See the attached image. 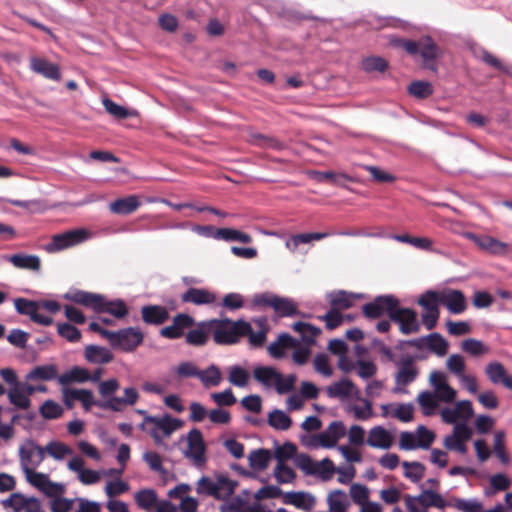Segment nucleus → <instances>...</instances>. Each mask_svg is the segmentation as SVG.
I'll list each match as a JSON object with an SVG mask.
<instances>
[{
    "mask_svg": "<svg viewBox=\"0 0 512 512\" xmlns=\"http://www.w3.org/2000/svg\"><path fill=\"white\" fill-rule=\"evenodd\" d=\"M67 468L78 474L79 481L84 485H92L97 483L100 478V472L86 469L84 467V460L79 456L72 457L67 463Z\"/></svg>",
    "mask_w": 512,
    "mask_h": 512,
    "instance_id": "17",
    "label": "nucleus"
},
{
    "mask_svg": "<svg viewBox=\"0 0 512 512\" xmlns=\"http://www.w3.org/2000/svg\"><path fill=\"white\" fill-rule=\"evenodd\" d=\"M119 387V381L115 378H111L99 382L98 391L99 394L104 398V401H108L111 398H117L116 396H114V394L119 389Z\"/></svg>",
    "mask_w": 512,
    "mask_h": 512,
    "instance_id": "60",
    "label": "nucleus"
},
{
    "mask_svg": "<svg viewBox=\"0 0 512 512\" xmlns=\"http://www.w3.org/2000/svg\"><path fill=\"white\" fill-rule=\"evenodd\" d=\"M183 303H192L194 305H208L216 301V295L205 288H189L181 295Z\"/></svg>",
    "mask_w": 512,
    "mask_h": 512,
    "instance_id": "25",
    "label": "nucleus"
},
{
    "mask_svg": "<svg viewBox=\"0 0 512 512\" xmlns=\"http://www.w3.org/2000/svg\"><path fill=\"white\" fill-rule=\"evenodd\" d=\"M237 481H234L226 476H219L216 480V486H217V495L216 499H227L229 498L233 493L237 486Z\"/></svg>",
    "mask_w": 512,
    "mask_h": 512,
    "instance_id": "51",
    "label": "nucleus"
},
{
    "mask_svg": "<svg viewBox=\"0 0 512 512\" xmlns=\"http://www.w3.org/2000/svg\"><path fill=\"white\" fill-rule=\"evenodd\" d=\"M419 53L427 63L429 61H434L437 58L439 49L433 39L430 36H426L420 39Z\"/></svg>",
    "mask_w": 512,
    "mask_h": 512,
    "instance_id": "49",
    "label": "nucleus"
},
{
    "mask_svg": "<svg viewBox=\"0 0 512 512\" xmlns=\"http://www.w3.org/2000/svg\"><path fill=\"white\" fill-rule=\"evenodd\" d=\"M66 298L73 301L74 303L91 308L95 312H99V308L103 304L102 295L82 290H77L75 292L66 294Z\"/></svg>",
    "mask_w": 512,
    "mask_h": 512,
    "instance_id": "27",
    "label": "nucleus"
},
{
    "mask_svg": "<svg viewBox=\"0 0 512 512\" xmlns=\"http://www.w3.org/2000/svg\"><path fill=\"white\" fill-rule=\"evenodd\" d=\"M25 497L20 492H14L8 498L3 499L1 504L5 509H11L12 512H20L23 511Z\"/></svg>",
    "mask_w": 512,
    "mask_h": 512,
    "instance_id": "64",
    "label": "nucleus"
},
{
    "mask_svg": "<svg viewBox=\"0 0 512 512\" xmlns=\"http://www.w3.org/2000/svg\"><path fill=\"white\" fill-rule=\"evenodd\" d=\"M361 297V294L348 293L344 290L334 291L329 294L330 304L335 309H348L352 307L356 299Z\"/></svg>",
    "mask_w": 512,
    "mask_h": 512,
    "instance_id": "33",
    "label": "nucleus"
},
{
    "mask_svg": "<svg viewBox=\"0 0 512 512\" xmlns=\"http://www.w3.org/2000/svg\"><path fill=\"white\" fill-rule=\"evenodd\" d=\"M295 464L305 475L318 477L325 482L331 480L336 472V467L329 458L316 462L307 454H299L295 457Z\"/></svg>",
    "mask_w": 512,
    "mask_h": 512,
    "instance_id": "2",
    "label": "nucleus"
},
{
    "mask_svg": "<svg viewBox=\"0 0 512 512\" xmlns=\"http://www.w3.org/2000/svg\"><path fill=\"white\" fill-rule=\"evenodd\" d=\"M91 237V233L84 228L68 230L66 232L56 234L52 237L51 242L45 247L49 253H55L75 245L81 244Z\"/></svg>",
    "mask_w": 512,
    "mask_h": 512,
    "instance_id": "8",
    "label": "nucleus"
},
{
    "mask_svg": "<svg viewBox=\"0 0 512 512\" xmlns=\"http://www.w3.org/2000/svg\"><path fill=\"white\" fill-rule=\"evenodd\" d=\"M394 364L398 368L395 374L394 392H406L405 387L413 383L419 375L415 357L410 354H402L397 361H394Z\"/></svg>",
    "mask_w": 512,
    "mask_h": 512,
    "instance_id": "5",
    "label": "nucleus"
},
{
    "mask_svg": "<svg viewBox=\"0 0 512 512\" xmlns=\"http://www.w3.org/2000/svg\"><path fill=\"white\" fill-rule=\"evenodd\" d=\"M279 373L272 366H257L253 370V377L264 388L271 389L275 385Z\"/></svg>",
    "mask_w": 512,
    "mask_h": 512,
    "instance_id": "31",
    "label": "nucleus"
},
{
    "mask_svg": "<svg viewBox=\"0 0 512 512\" xmlns=\"http://www.w3.org/2000/svg\"><path fill=\"white\" fill-rule=\"evenodd\" d=\"M198 379L204 387L208 388L218 386L222 381V376L220 369L216 365L211 364L207 369L199 371Z\"/></svg>",
    "mask_w": 512,
    "mask_h": 512,
    "instance_id": "44",
    "label": "nucleus"
},
{
    "mask_svg": "<svg viewBox=\"0 0 512 512\" xmlns=\"http://www.w3.org/2000/svg\"><path fill=\"white\" fill-rule=\"evenodd\" d=\"M417 496H418V499L420 500V504L426 511L429 507L443 509L447 506V502L442 497V495L433 490H430V489L422 490V492Z\"/></svg>",
    "mask_w": 512,
    "mask_h": 512,
    "instance_id": "37",
    "label": "nucleus"
},
{
    "mask_svg": "<svg viewBox=\"0 0 512 512\" xmlns=\"http://www.w3.org/2000/svg\"><path fill=\"white\" fill-rule=\"evenodd\" d=\"M8 398L11 404L20 409H27L30 406V399L23 394L18 386L10 387Z\"/></svg>",
    "mask_w": 512,
    "mask_h": 512,
    "instance_id": "63",
    "label": "nucleus"
},
{
    "mask_svg": "<svg viewBox=\"0 0 512 512\" xmlns=\"http://www.w3.org/2000/svg\"><path fill=\"white\" fill-rule=\"evenodd\" d=\"M296 380L297 377L295 374L283 376L281 373H279L273 388L276 390L278 394L281 395L289 393L294 389Z\"/></svg>",
    "mask_w": 512,
    "mask_h": 512,
    "instance_id": "58",
    "label": "nucleus"
},
{
    "mask_svg": "<svg viewBox=\"0 0 512 512\" xmlns=\"http://www.w3.org/2000/svg\"><path fill=\"white\" fill-rule=\"evenodd\" d=\"M253 302L257 306H269L281 317H290L298 314L296 304L289 298L279 297L272 293L256 294Z\"/></svg>",
    "mask_w": 512,
    "mask_h": 512,
    "instance_id": "9",
    "label": "nucleus"
},
{
    "mask_svg": "<svg viewBox=\"0 0 512 512\" xmlns=\"http://www.w3.org/2000/svg\"><path fill=\"white\" fill-rule=\"evenodd\" d=\"M3 258L17 269L33 272H40L41 270V259L37 255L16 253L13 255H5Z\"/></svg>",
    "mask_w": 512,
    "mask_h": 512,
    "instance_id": "20",
    "label": "nucleus"
},
{
    "mask_svg": "<svg viewBox=\"0 0 512 512\" xmlns=\"http://www.w3.org/2000/svg\"><path fill=\"white\" fill-rule=\"evenodd\" d=\"M20 467L23 473L36 470L45 459L44 447L32 439L25 440L18 450Z\"/></svg>",
    "mask_w": 512,
    "mask_h": 512,
    "instance_id": "7",
    "label": "nucleus"
},
{
    "mask_svg": "<svg viewBox=\"0 0 512 512\" xmlns=\"http://www.w3.org/2000/svg\"><path fill=\"white\" fill-rule=\"evenodd\" d=\"M14 306L19 314L29 316L32 320L39 309V302L25 298H17L14 300Z\"/></svg>",
    "mask_w": 512,
    "mask_h": 512,
    "instance_id": "54",
    "label": "nucleus"
},
{
    "mask_svg": "<svg viewBox=\"0 0 512 512\" xmlns=\"http://www.w3.org/2000/svg\"><path fill=\"white\" fill-rule=\"evenodd\" d=\"M388 67L387 61L382 57H367L362 61L365 72H384Z\"/></svg>",
    "mask_w": 512,
    "mask_h": 512,
    "instance_id": "62",
    "label": "nucleus"
},
{
    "mask_svg": "<svg viewBox=\"0 0 512 512\" xmlns=\"http://www.w3.org/2000/svg\"><path fill=\"white\" fill-rule=\"evenodd\" d=\"M484 372L492 384L512 390V376L507 373L502 363L491 361L485 366Z\"/></svg>",
    "mask_w": 512,
    "mask_h": 512,
    "instance_id": "16",
    "label": "nucleus"
},
{
    "mask_svg": "<svg viewBox=\"0 0 512 512\" xmlns=\"http://www.w3.org/2000/svg\"><path fill=\"white\" fill-rule=\"evenodd\" d=\"M271 457V453L267 449L253 450L248 456L249 465L253 470L263 471L268 467Z\"/></svg>",
    "mask_w": 512,
    "mask_h": 512,
    "instance_id": "42",
    "label": "nucleus"
},
{
    "mask_svg": "<svg viewBox=\"0 0 512 512\" xmlns=\"http://www.w3.org/2000/svg\"><path fill=\"white\" fill-rule=\"evenodd\" d=\"M30 69L50 80L58 81L61 79L59 66L41 57L30 59Z\"/></svg>",
    "mask_w": 512,
    "mask_h": 512,
    "instance_id": "22",
    "label": "nucleus"
},
{
    "mask_svg": "<svg viewBox=\"0 0 512 512\" xmlns=\"http://www.w3.org/2000/svg\"><path fill=\"white\" fill-rule=\"evenodd\" d=\"M229 382L236 387H245L249 381L248 372L239 365H234L229 369Z\"/></svg>",
    "mask_w": 512,
    "mask_h": 512,
    "instance_id": "56",
    "label": "nucleus"
},
{
    "mask_svg": "<svg viewBox=\"0 0 512 512\" xmlns=\"http://www.w3.org/2000/svg\"><path fill=\"white\" fill-rule=\"evenodd\" d=\"M440 304L452 314H461L467 308L466 298L462 291L445 289L438 293Z\"/></svg>",
    "mask_w": 512,
    "mask_h": 512,
    "instance_id": "15",
    "label": "nucleus"
},
{
    "mask_svg": "<svg viewBox=\"0 0 512 512\" xmlns=\"http://www.w3.org/2000/svg\"><path fill=\"white\" fill-rule=\"evenodd\" d=\"M90 378V372L88 369L73 366L67 372L61 374L57 379L61 385H68L70 383H85L88 382Z\"/></svg>",
    "mask_w": 512,
    "mask_h": 512,
    "instance_id": "32",
    "label": "nucleus"
},
{
    "mask_svg": "<svg viewBox=\"0 0 512 512\" xmlns=\"http://www.w3.org/2000/svg\"><path fill=\"white\" fill-rule=\"evenodd\" d=\"M404 468L403 475L413 483H418L425 474V466L417 461H404L402 462Z\"/></svg>",
    "mask_w": 512,
    "mask_h": 512,
    "instance_id": "47",
    "label": "nucleus"
},
{
    "mask_svg": "<svg viewBox=\"0 0 512 512\" xmlns=\"http://www.w3.org/2000/svg\"><path fill=\"white\" fill-rule=\"evenodd\" d=\"M355 390L356 387L353 382L343 378L327 386L326 393L330 398L345 399L350 397Z\"/></svg>",
    "mask_w": 512,
    "mask_h": 512,
    "instance_id": "30",
    "label": "nucleus"
},
{
    "mask_svg": "<svg viewBox=\"0 0 512 512\" xmlns=\"http://www.w3.org/2000/svg\"><path fill=\"white\" fill-rule=\"evenodd\" d=\"M471 239L479 248L491 254L501 255L505 254L508 249V244L497 240L489 235H475L469 234Z\"/></svg>",
    "mask_w": 512,
    "mask_h": 512,
    "instance_id": "23",
    "label": "nucleus"
},
{
    "mask_svg": "<svg viewBox=\"0 0 512 512\" xmlns=\"http://www.w3.org/2000/svg\"><path fill=\"white\" fill-rule=\"evenodd\" d=\"M446 367L457 379L465 374V360L460 354H451L446 360Z\"/></svg>",
    "mask_w": 512,
    "mask_h": 512,
    "instance_id": "55",
    "label": "nucleus"
},
{
    "mask_svg": "<svg viewBox=\"0 0 512 512\" xmlns=\"http://www.w3.org/2000/svg\"><path fill=\"white\" fill-rule=\"evenodd\" d=\"M327 503L331 512H347L350 505L347 494L340 489L329 493Z\"/></svg>",
    "mask_w": 512,
    "mask_h": 512,
    "instance_id": "39",
    "label": "nucleus"
},
{
    "mask_svg": "<svg viewBox=\"0 0 512 512\" xmlns=\"http://www.w3.org/2000/svg\"><path fill=\"white\" fill-rule=\"evenodd\" d=\"M318 182L330 181L333 185L346 187L345 182H352L353 178L346 173H336L333 171H318L315 173Z\"/></svg>",
    "mask_w": 512,
    "mask_h": 512,
    "instance_id": "43",
    "label": "nucleus"
},
{
    "mask_svg": "<svg viewBox=\"0 0 512 512\" xmlns=\"http://www.w3.org/2000/svg\"><path fill=\"white\" fill-rule=\"evenodd\" d=\"M408 92L415 98L426 99L433 94V88L429 82L418 80L411 82Z\"/></svg>",
    "mask_w": 512,
    "mask_h": 512,
    "instance_id": "53",
    "label": "nucleus"
},
{
    "mask_svg": "<svg viewBox=\"0 0 512 512\" xmlns=\"http://www.w3.org/2000/svg\"><path fill=\"white\" fill-rule=\"evenodd\" d=\"M426 348L437 357H443L448 352L449 342L440 333L433 332L427 335Z\"/></svg>",
    "mask_w": 512,
    "mask_h": 512,
    "instance_id": "38",
    "label": "nucleus"
},
{
    "mask_svg": "<svg viewBox=\"0 0 512 512\" xmlns=\"http://www.w3.org/2000/svg\"><path fill=\"white\" fill-rule=\"evenodd\" d=\"M139 398V393L134 387L124 389V397L111 398L101 404L102 409L121 412L125 405H134Z\"/></svg>",
    "mask_w": 512,
    "mask_h": 512,
    "instance_id": "24",
    "label": "nucleus"
},
{
    "mask_svg": "<svg viewBox=\"0 0 512 512\" xmlns=\"http://www.w3.org/2000/svg\"><path fill=\"white\" fill-rule=\"evenodd\" d=\"M102 104L105 110L116 119H126L134 115V113L130 112L127 108L115 103L109 98H103Z\"/></svg>",
    "mask_w": 512,
    "mask_h": 512,
    "instance_id": "57",
    "label": "nucleus"
},
{
    "mask_svg": "<svg viewBox=\"0 0 512 512\" xmlns=\"http://www.w3.org/2000/svg\"><path fill=\"white\" fill-rule=\"evenodd\" d=\"M180 440H185L186 448L182 450L183 456L188 459L195 467L201 468L206 464V445L202 432L197 429H191L186 436H182Z\"/></svg>",
    "mask_w": 512,
    "mask_h": 512,
    "instance_id": "4",
    "label": "nucleus"
},
{
    "mask_svg": "<svg viewBox=\"0 0 512 512\" xmlns=\"http://www.w3.org/2000/svg\"><path fill=\"white\" fill-rule=\"evenodd\" d=\"M293 329L301 335V340L307 344L314 343L315 338L321 333L318 327L305 322H296Z\"/></svg>",
    "mask_w": 512,
    "mask_h": 512,
    "instance_id": "48",
    "label": "nucleus"
},
{
    "mask_svg": "<svg viewBox=\"0 0 512 512\" xmlns=\"http://www.w3.org/2000/svg\"><path fill=\"white\" fill-rule=\"evenodd\" d=\"M299 341L288 333H281L278 338L272 342L267 350L271 357L275 359L284 358L287 350L297 348Z\"/></svg>",
    "mask_w": 512,
    "mask_h": 512,
    "instance_id": "21",
    "label": "nucleus"
},
{
    "mask_svg": "<svg viewBox=\"0 0 512 512\" xmlns=\"http://www.w3.org/2000/svg\"><path fill=\"white\" fill-rule=\"evenodd\" d=\"M212 333V326L209 321L198 323L197 327L186 334V342L194 346L206 344L209 334Z\"/></svg>",
    "mask_w": 512,
    "mask_h": 512,
    "instance_id": "29",
    "label": "nucleus"
},
{
    "mask_svg": "<svg viewBox=\"0 0 512 512\" xmlns=\"http://www.w3.org/2000/svg\"><path fill=\"white\" fill-rule=\"evenodd\" d=\"M268 424L275 430H288L292 424L290 416L280 409H274L268 415Z\"/></svg>",
    "mask_w": 512,
    "mask_h": 512,
    "instance_id": "45",
    "label": "nucleus"
},
{
    "mask_svg": "<svg viewBox=\"0 0 512 512\" xmlns=\"http://www.w3.org/2000/svg\"><path fill=\"white\" fill-rule=\"evenodd\" d=\"M212 326V334L215 343L220 345H231L239 342V340L250 332V323L239 319L232 321L228 318L223 320H210Z\"/></svg>",
    "mask_w": 512,
    "mask_h": 512,
    "instance_id": "1",
    "label": "nucleus"
},
{
    "mask_svg": "<svg viewBox=\"0 0 512 512\" xmlns=\"http://www.w3.org/2000/svg\"><path fill=\"white\" fill-rule=\"evenodd\" d=\"M393 443V435L381 425L372 427L368 432L366 444L372 448L388 450Z\"/></svg>",
    "mask_w": 512,
    "mask_h": 512,
    "instance_id": "18",
    "label": "nucleus"
},
{
    "mask_svg": "<svg viewBox=\"0 0 512 512\" xmlns=\"http://www.w3.org/2000/svg\"><path fill=\"white\" fill-rule=\"evenodd\" d=\"M108 313L117 319L124 318L128 314V307L126 303L121 299L108 301L103 296V304L99 308L98 313Z\"/></svg>",
    "mask_w": 512,
    "mask_h": 512,
    "instance_id": "40",
    "label": "nucleus"
},
{
    "mask_svg": "<svg viewBox=\"0 0 512 512\" xmlns=\"http://www.w3.org/2000/svg\"><path fill=\"white\" fill-rule=\"evenodd\" d=\"M285 503L294 505L297 508L309 510L314 504V498L311 494L305 492H288Z\"/></svg>",
    "mask_w": 512,
    "mask_h": 512,
    "instance_id": "46",
    "label": "nucleus"
},
{
    "mask_svg": "<svg viewBox=\"0 0 512 512\" xmlns=\"http://www.w3.org/2000/svg\"><path fill=\"white\" fill-rule=\"evenodd\" d=\"M417 400L425 416H430L434 414L438 406V400L433 392L427 390L422 391L418 395Z\"/></svg>",
    "mask_w": 512,
    "mask_h": 512,
    "instance_id": "50",
    "label": "nucleus"
},
{
    "mask_svg": "<svg viewBox=\"0 0 512 512\" xmlns=\"http://www.w3.org/2000/svg\"><path fill=\"white\" fill-rule=\"evenodd\" d=\"M141 203L138 196L129 195L127 197L118 198L109 204L112 213L119 215H129L140 207Z\"/></svg>",
    "mask_w": 512,
    "mask_h": 512,
    "instance_id": "28",
    "label": "nucleus"
},
{
    "mask_svg": "<svg viewBox=\"0 0 512 512\" xmlns=\"http://www.w3.org/2000/svg\"><path fill=\"white\" fill-rule=\"evenodd\" d=\"M345 434L346 428L343 422L333 421L325 430L313 436L312 441L306 443V445L311 447L334 448Z\"/></svg>",
    "mask_w": 512,
    "mask_h": 512,
    "instance_id": "10",
    "label": "nucleus"
},
{
    "mask_svg": "<svg viewBox=\"0 0 512 512\" xmlns=\"http://www.w3.org/2000/svg\"><path fill=\"white\" fill-rule=\"evenodd\" d=\"M390 319L399 325L402 334L409 335L420 330L417 313L412 309L400 308L398 305L391 312Z\"/></svg>",
    "mask_w": 512,
    "mask_h": 512,
    "instance_id": "14",
    "label": "nucleus"
},
{
    "mask_svg": "<svg viewBox=\"0 0 512 512\" xmlns=\"http://www.w3.org/2000/svg\"><path fill=\"white\" fill-rule=\"evenodd\" d=\"M108 335L110 346L125 353L134 352L144 340V334L139 327L122 328Z\"/></svg>",
    "mask_w": 512,
    "mask_h": 512,
    "instance_id": "3",
    "label": "nucleus"
},
{
    "mask_svg": "<svg viewBox=\"0 0 512 512\" xmlns=\"http://www.w3.org/2000/svg\"><path fill=\"white\" fill-rule=\"evenodd\" d=\"M27 482L44 493L48 497L61 496L64 493V486L60 483L52 482L48 475L36 470L24 473Z\"/></svg>",
    "mask_w": 512,
    "mask_h": 512,
    "instance_id": "13",
    "label": "nucleus"
},
{
    "mask_svg": "<svg viewBox=\"0 0 512 512\" xmlns=\"http://www.w3.org/2000/svg\"><path fill=\"white\" fill-rule=\"evenodd\" d=\"M134 500L140 509L149 511L157 505L158 495L154 489L145 488L134 494Z\"/></svg>",
    "mask_w": 512,
    "mask_h": 512,
    "instance_id": "36",
    "label": "nucleus"
},
{
    "mask_svg": "<svg viewBox=\"0 0 512 512\" xmlns=\"http://www.w3.org/2000/svg\"><path fill=\"white\" fill-rule=\"evenodd\" d=\"M57 367L54 364L36 366L26 375L27 381H50L57 377Z\"/></svg>",
    "mask_w": 512,
    "mask_h": 512,
    "instance_id": "34",
    "label": "nucleus"
},
{
    "mask_svg": "<svg viewBox=\"0 0 512 512\" xmlns=\"http://www.w3.org/2000/svg\"><path fill=\"white\" fill-rule=\"evenodd\" d=\"M214 239L223 240L226 242L239 241L244 244L252 242V237L244 232L233 228H218L216 229Z\"/></svg>",
    "mask_w": 512,
    "mask_h": 512,
    "instance_id": "35",
    "label": "nucleus"
},
{
    "mask_svg": "<svg viewBox=\"0 0 512 512\" xmlns=\"http://www.w3.org/2000/svg\"><path fill=\"white\" fill-rule=\"evenodd\" d=\"M474 55H475V57H477L478 59H480L487 65H489L499 71H502L506 74L510 73L509 68L507 66L503 65L502 62L497 57L492 55L487 50H485L483 48H479L478 50L474 51Z\"/></svg>",
    "mask_w": 512,
    "mask_h": 512,
    "instance_id": "52",
    "label": "nucleus"
},
{
    "mask_svg": "<svg viewBox=\"0 0 512 512\" xmlns=\"http://www.w3.org/2000/svg\"><path fill=\"white\" fill-rule=\"evenodd\" d=\"M141 318L146 325L159 326L169 319L167 307L162 305H144L141 307Z\"/></svg>",
    "mask_w": 512,
    "mask_h": 512,
    "instance_id": "19",
    "label": "nucleus"
},
{
    "mask_svg": "<svg viewBox=\"0 0 512 512\" xmlns=\"http://www.w3.org/2000/svg\"><path fill=\"white\" fill-rule=\"evenodd\" d=\"M454 507L461 512H482L483 505L477 499H454Z\"/></svg>",
    "mask_w": 512,
    "mask_h": 512,
    "instance_id": "61",
    "label": "nucleus"
},
{
    "mask_svg": "<svg viewBox=\"0 0 512 512\" xmlns=\"http://www.w3.org/2000/svg\"><path fill=\"white\" fill-rule=\"evenodd\" d=\"M418 304L425 309V312L422 314V321L424 326L431 330L433 329L439 318V308L440 304L438 292L435 291H426L418 300Z\"/></svg>",
    "mask_w": 512,
    "mask_h": 512,
    "instance_id": "11",
    "label": "nucleus"
},
{
    "mask_svg": "<svg viewBox=\"0 0 512 512\" xmlns=\"http://www.w3.org/2000/svg\"><path fill=\"white\" fill-rule=\"evenodd\" d=\"M274 477L279 484L291 483L296 474L294 470L283 462H278L274 469Z\"/></svg>",
    "mask_w": 512,
    "mask_h": 512,
    "instance_id": "59",
    "label": "nucleus"
},
{
    "mask_svg": "<svg viewBox=\"0 0 512 512\" xmlns=\"http://www.w3.org/2000/svg\"><path fill=\"white\" fill-rule=\"evenodd\" d=\"M45 454L47 453L50 457H52L56 461H62L67 456H72L74 451L67 444L61 441H50L44 447Z\"/></svg>",
    "mask_w": 512,
    "mask_h": 512,
    "instance_id": "41",
    "label": "nucleus"
},
{
    "mask_svg": "<svg viewBox=\"0 0 512 512\" xmlns=\"http://www.w3.org/2000/svg\"><path fill=\"white\" fill-rule=\"evenodd\" d=\"M84 358L90 364H108L114 359L113 353L106 347L90 344L84 349Z\"/></svg>",
    "mask_w": 512,
    "mask_h": 512,
    "instance_id": "26",
    "label": "nucleus"
},
{
    "mask_svg": "<svg viewBox=\"0 0 512 512\" xmlns=\"http://www.w3.org/2000/svg\"><path fill=\"white\" fill-rule=\"evenodd\" d=\"M399 305V301L393 295H381L376 297L372 302L363 305V314L370 319H376L385 313L391 317V312Z\"/></svg>",
    "mask_w": 512,
    "mask_h": 512,
    "instance_id": "12",
    "label": "nucleus"
},
{
    "mask_svg": "<svg viewBox=\"0 0 512 512\" xmlns=\"http://www.w3.org/2000/svg\"><path fill=\"white\" fill-rule=\"evenodd\" d=\"M148 420L152 422L149 435L158 446L164 445L163 439L170 437L182 426V421L172 417L170 414H164L162 416L154 415L153 418H148Z\"/></svg>",
    "mask_w": 512,
    "mask_h": 512,
    "instance_id": "6",
    "label": "nucleus"
}]
</instances>
